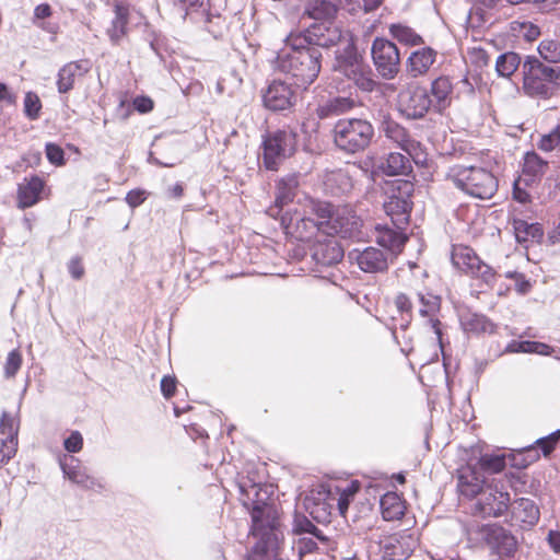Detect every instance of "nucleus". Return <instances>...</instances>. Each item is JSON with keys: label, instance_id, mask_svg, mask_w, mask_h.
I'll list each match as a JSON object with an SVG mask.
<instances>
[{"label": "nucleus", "instance_id": "f257e3e1", "mask_svg": "<svg viewBox=\"0 0 560 560\" xmlns=\"http://www.w3.org/2000/svg\"><path fill=\"white\" fill-rule=\"evenodd\" d=\"M490 454L479 445L472 446L466 465L457 469V489L459 493L471 500L469 511L471 520L466 527L468 547L483 550L490 547Z\"/></svg>", "mask_w": 560, "mask_h": 560}, {"label": "nucleus", "instance_id": "f03ea898", "mask_svg": "<svg viewBox=\"0 0 560 560\" xmlns=\"http://www.w3.org/2000/svg\"><path fill=\"white\" fill-rule=\"evenodd\" d=\"M320 58L318 48L307 47L294 35H290L287 39V48L277 58V68L290 74L295 85L306 88L318 77Z\"/></svg>", "mask_w": 560, "mask_h": 560}, {"label": "nucleus", "instance_id": "7ed1b4c3", "mask_svg": "<svg viewBox=\"0 0 560 560\" xmlns=\"http://www.w3.org/2000/svg\"><path fill=\"white\" fill-rule=\"evenodd\" d=\"M298 135L290 127L268 130L261 141L262 165L268 171H278L280 165L295 153Z\"/></svg>", "mask_w": 560, "mask_h": 560}, {"label": "nucleus", "instance_id": "20e7f679", "mask_svg": "<svg viewBox=\"0 0 560 560\" xmlns=\"http://www.w3.org/2000/svg\"><path fill=\"white\" fill-rule=\"evenodd\" d=\"M295 37L307 47L329 48L336 46L338 62L355 49L352 34L332 24L313 26L305 35H296Z\"/></svg>", "mask_w": 560, "mask_h": 560}, {"label": "nucleus", "instance_id": "39448f33", "mask_svg": "<svg viewBox=\"0 0 560 560\" xmlns=\"http://www.w3.org/2000/svg\"><path fill=\"white\" fill-rule=\"evenodd\" d=\"M374 136L373 126L365 119L343 118L334 126V142L347 153L365 150Z\"/></svg>", "mask_w": 560, "mask_h": 560}, {"label": "nucleus", "instance_id": "423d86ee", "mask_svg": "<svg viewBox=\"0 0 560 560\" xmlns=\"http://www.w3.org/2000/svg\"><path fill=\"white\" fill-rule=\"evenodd\" d=\"M524 91L529 96L550 97L560 81V69L546 66L535 57H529L523 65Z\"/></svg>", "mask_w": 560, "mask_h": 560}, {"label": "nucleus", "instance_id": "0eeeda50", "mask_svg": "<svg viewBox=\"0 0 560 560\" xmlns=\"http://www.w3.org/2000/svg\"><path fill=\"white\" fill-rule=\"evenodd\" d=\"M284 233L299 241H310L318 234L324 235V219L322 212H275Z\"/></svg>", "mask_w": 560, "mask_h": 560}, {"label": "nucleus", "instance_id": "6e6552de", "mask_svg": "<svg viewBox=\"0 0 560 560\" xmlns=\"http://www.w3.org/2000/svg\"><path fill=\"white\" fill-rule=\"evenodd\" d=\"M453 266L474 278L471 287L477 294L486 293L490 287V266L485 264L468 246H453L451 253Z\"/></svg>", "mask_w": 560, "mask_h": 560}, {"label": "nucleus", "instance_id": "1a4fd4ad", "mask_svg": "<svg viewBox=\"0 0 560 560\" xmlns=\"http://www.w3.org/2000/svg\"><path fill=\"white\" fill-rule=\"evenodd\" d=\"M390 215V224L375 225V242L397 256L402 252L409 235L404 225H408L411 212H386Z\"/></svg>", "mask_w": 560, "mask_h": 560}, {"label": "nucleus", "instance_id": "9d476101", "mask_svg": "<svg viewBox=\"0 0 560 560\" xmlns=\"http://www.w3.org/2000/svg\"><path fill=\"white\" fill-rule=\"evenodd\" d=\"M324 219V235H337L343 240L361 241L365 233L363 220L357 212H322Z\"/></svg>", "mask_w": 560, "mask_h": 560}, {"label": "nucleus", "instance_id": "9b49d317", "mask_svg": "<svg viewBox=\"0 0 560 560\" xmlns=\"http://www.w3.org/2000/svg\"><path fill=\"white\" fill-rule=\"evenodd\" d=\"M373 63L378 74L386 80L394 79L400 69V55L397 46L382 37L373 40L371 47Z\"/></svg>", "mask_w": 560, "mask_h": 560}, {"label": "nucleus", "instance_id": "f8f14e48", "mask_svg": "<svg viewBox=\"0 0 560 560\" xmlns=\"http://www.w3.org/2000/svg\"><path fill=\"white\" fill-rule=\"evenodd\" d=\"M397 105L405 117L420 119L429 112L432 101L424 88L409 84L399 92Z\"/></svg>", "mask_w": 560, "mask_h": 560}, {"label": "nucleus", "instance_id": "ddd939ff", "mask_svg": "<svg viewBox=\"0 0 560 560\" xmlns=\"http://www.w3.org/2000/svg\"><path fill=\"white\" fill-rule=\"evenodd\" d=\"M381 130L387 139L396 143L404 150L415 163H422L425 160L421 143L415 140L406 128L394 121L389 117H384L381 124Z\"/></svg>", "mask_w": 560, "mask_h": 560}, {"label": "nucleus", "instance_id": "4468645a", "mask_svg": "<svg viewBox=\"0 0 560 560\" xmlns=\"http://www.w3.org/2000/svg\"><path fill=\"white\" fill-rule=\"evenodd\" d=\"M441 296L432 292L418 291L415 293V303L419 304V315L422 318H427L428 325L432 328L433 332L435 334L438 343L443 354V365L445 366L443 334L441 329L442 323L438 318V315L441 311Z\"/></svg>", "mask_w": 560, "mask_h": 560}, {"label": "nucleus", "instance_id": "2eb2a0df", "mask_svg": "<svg viewBox=\"0 0 560 560\" xmlns=\"http://www.w3.org/2000/svg\"><path fill=\"white\" fill-rule=\"evenodd\" d=\"M323 240H316L311 248L312 259L315 262V271L322 272L323 268L337 266L345 256V249L339 242L327 235Z\"/></svg>", "mask_w": 560, "mask_h": 560}, {"label": "nucleus", "instance_id": "dca6fc26", "mask_svg": "<svg viewBox=\"0 0 560 560\" xmlns=\"http://www.w3.org/2000/svg\"><path fill=\"white\" fill-rule=\"evenodd\" d=\"M348 258L366 273H382L387 271L389 266L388 254L374 246L353 248L348 253Z\"/></svg>", "mask_w": 560, "mask_h": 560}, {"label": "nucleus", "instance_id": "f3484780", "mask_svg": "<svg viewBox=\"0 0 560 560\" xmlns=\"http://www.w3.org/2000/svg\"><path fill=\"white\" fill-rule=\"evenodd\" d=\"M338 67L346 77L351 79L363 91H372L376 85L372 78L370 66L359 57L357 48L341 59L338 62Z\"/></svg>", "mask_w": 560, "mask_h": 560}, {"label": "nucleus", "instance_id": "a211bd4d", "mask_svg": "<svg viewBox=\"0 0 560 560\" xmlns=\"http://www.w3.org/2000/svg\"><path fill=\"white\" fill-rule=\"evenodd\" d=\"M296 101L295 92L290 84L275 80L262 92V103L272 112L290 109Z\"/></svg>", "mask_w": 560, "mask_h": 560}, {"label": "nucleus", "instance_id": "6ab92c4d", "mask_svg": "<svg viewBox=\"0 0 560 560\" xmlns=\"http://www.w3.org/2000/svg\"><path fill=\"white\" fill-rule=\"evenodd\" d=\"M412 191L413 184L408 180H397L388 184L380 195L384 210H411L413 207L411 201Z\"/></svg>", "mask_w": 560, "mask_h": 560}, {"label": "nucleus", "instance_id": "aec40b11", "mask_svg": "<svg viewBox=\"0 0 560 560\" xmlns=\"http://www.w3.org/2000/svg\"><path fill=\"white\" fill-rule=\"evenodd\" d=\"M60 469L65 478L71 482L80 486L83 489H100L104 488L101 480L89 475L86 467L72 455H65L59 459Z\"/></svg>", "mask_w": 560, "mask_h": 560}, {"label": "nucleus", "instance_id": "412c9836", "mask_svg": "<svg viewBox=\"0 0 560 560\" xmlns=\"http://www.w3.org/2000/svg\"><path fill=\"white\" fill-rule=\"evenodd\" d=\"M490 173L483 168H470L464 178L454 179L456 187L474 198L486 200L490 198Z\"/></svg>", "mask_w": 560, "mask_h": 560}, {"label": "nucleus", "instance_id": "4be33fe9", "mask_svg": "<svg viewBox=\"0 0 560 560\" xmlns=\"http://www.w3.org/2000/svg\"><path fill=\"white\" fill-rule=\"evenodd\" d=\"M521 65L517 54L509 51L500 55L495 60V72L498 78L505 80L504 95H514L518 92L517 83L513 77Z\"/></svg>", "mask_w": 560, "mask_h": 560}, {"label": "nucleus", "instance_id": "5701e85b", "mask_svg": "<svg viewBox=\"0 0 560 560\" xmlns=\"http://www.w3.org/2000/svg\"><path fill=\"white\" fill-rule=\"evenodd\" d=\"M252 529L259 532H278V518L276 510L259 499H253L250 511Z\"/></svg>", "mask_w": 560, "mask_h": 560}, {"label": "nucleus", "instance_id": "b1692460", "mask_svg": "<svg viewBox=\"0 0 560 560\" xmlns=\"http://www.w3.org/2000/svg\"><path fill=\"white\" fill-rule=\"evenodd\" d=\"M381 550L385 560H406L413 551V540L411 536L394 534L381 542Z\"/></svg>", "mask_w": 560, "mask_h": 560}, {"label": "nucleus", "instance_id": "393cba45", "mask_svg": "<svg viewBox=\"0 0 560 560\" xmlns=\"http://www.w3.org/2000/svg\"><path fill=\"white\" fill-rule=\"evenodd\" d=\"M490 5L487 0H476L468 15V28L474 40H483L489 32Z\"/></svg>", "mask_w": 560, "mask_h": 560}, {"label": "nucleus", "instance_id": "a878e982", "mask_svg": "<svg viewBox=\"0 0 560 560\" xmlns=\"http://www.w3.org/2000/svg\"><path fill=\"white\" fill-rule=\"evenodd\" d=\"M539 509L527 498L514 501L511 509V522L521 526H534L539 521Z\"/></svg>", "mask_w": 560, "mask_h": 560}, {"label": "nucleus", "instance_id": "bb28decb", "mask_svg": "<svg viewBox=\"0 0 560 560\" xmlns=\"http://www.w3.org/2000/svg\"><path fill=\"white\" fill-rule=\"evenodd\" d=\"M90 70L88 60L72 61L65 65L58 72L57 88L60 93L72 90L75 79L83 77Z\"/></svg>", "mask_w": 560, "mask_h": 560}, {"label": "nucleus", "instance_id": "cd10ccee", "mask_svg": "<svg viewBox=\"0 0 560 560\" xmlns=\"http://www.w3.org/2000/svg\"><path fill=\"white\" fill-rule=\"evenodd\" d=\"M517 550L515 537L503 527L492 525V551L500 558H512Z\"/></svg>", "mask_w": 560, "mask_h": 560}, {"label": "nucleus", "instance_id": "c85d7f7f", "mask_svg": "<svg viewBox=\"0 0 560 560\" xmlns=\"http://www.w3.org/2000/svg\"><path fill=\"white\" fill-rule=\"evenodd\" d=\"M436 57L435 50L430 47H424L413 51L407 60V70L417 78L427 73L433 65Z\"/></svg>", "mask_w": 560, "mask_h": 560}, {"label": "nucleus", "instance_id": "c756f323", "mask_svg": "<svg viewBox=\"0 0 560 560\" xmlns=\"http://www.w3.org/2000/svg\"><path fill=\"white\" fill-rule=\"evenodd\" d=\"M299 178L296 175L281 177L276 185L275 207L282 209L289 206L296 196Z\"/></svg>", "mask_w": 560, "mask_h": 560}, {"label": "nucleus", "instance_id": "7c9ffc66", "mask_svg": "<svg viewBox=\"0 0 560 560\" xmlns=\"http://www.w3.org/2000/svg\"><path fill=\"white\" fill-rule=\"evenodd\" d=\"M514 234L518 243H540L544 229L539 223H529L525 220L513 221Z\"/></svg>", "mask_w": 560, "mask_h": 560}, {"label": "nucleus", "instance_id": "2f4dec72", "mask_svg": "<svg viewBox=\"0 0 560 560\" xmlns=\"http://www.w3.org/2000/svg\"><path fill=\"white\" fill-rule=\"evenodd\" d=\"M341 0H310L305 7V14L314 20L332 19Z\"/></svg>", "mask_w": 560, "mask_h": 560}, {"label": "nucleus", "instance_id": "473e14b6", "mask_svg": "<svg viewBox=\"0 0 560 560\" xmlns=\"http://www.w3.org/2000/svg\"><path fill=\"white\" fill-rule=\"evenodd\" d=\"M378 170L387 176L406 175L411 171V164L404 154L392 152L380 163Z\"/></svg>", "mask_w": 560, "mask_h": 560}, {"label": "nucleus", "instance_id": "72a5a7b5", "mask_svg": "<svg viewBox=\"0 0 560 560\" xmlns=\"http://www.w3.org/2000/svg\"><path fill=\"white\" fill-rule=\"evenodd\" d=\"M44 182L39 177H32L19 186V205L23 208L34 206L40 198Z\"/></svg>", "mask_w": 560, "mask_h": 560}, {"label": "nucleus", "instance_id": "f704fd0d", "mask_svg": "<svg viewBox=\"0 0 560 560\" xmlns=\"http://www.w3.org/2000/svg\"><path fill=\"white\" fill-rule=\"evenodd\" d=\"M431 93L434 98L432 105L438 112H443L451 104L452 84L448 78L440 77L432 82Z\"/></svg>", "mask_w": 560, "mask_h": 560}, {"label": "nucleus", "instance_id": "c9c22d12", "mask_svg": "<svg viewBox=\"0 0 560 560\" xmlns=\"http://www.w3.org/2000/svg\"><path fill=\"white\" fill-rule=\"evenodd\" d=\"M250 532L253 536L257 538V541L250 549V555L262 557L267 556L270 552H273L278 548V532Z\"/></svg>", "mask_w": 560, "mask_h": 560}, {"label": "nucleus", "instance_id": "e433bc0d", "mask_svg": "<svg viewBox=\"0 0 560 560\" xmlns=\"http://www.w3.org/2000/svg\"><path fill=\"white\" fill-rule=\"evenodd\" d=\"M250 532L253 536L257 538V541L250 549V555L262 557L267 556L270 552H273L278 548V532Z\"/></svg>", "mask_w": 560, "mask_h": 560}, {"label": "nucleus", "instance_id": "4c0bfd02", "mask_svg": "<svg viewBox=\"0 0 560 560\" xmlns=\"http://www.w3.org/2000/svg\"><path fill=\"white\" fill-rule=\"evenodd\" d=\"M128 24V9L121 4L115 7V16L110 26L107 28V34L113 44L118 45L127 35Z\"/></svg>", "mask_w": 560, "mask_h": 560}, {"label": "nucleus", "instance_id": "58836bf2", "mask_svg": "<svg viewBox=\"0 0 560 560\" xmlns=\"http://www.w3.org/2000/svg\"><path fill=\"white\" fill-rule=\"evenodd\" d=\"M468 59L470 66L474 69L469 70L471 79L478 85H487V82L482 80L481 71L488 66V52L480 46L472 47L468 50Z\"/></svg>", "mask_w": 560, "mask_h": 560}, {"label": "nucleus", "instance_id": "ea45409f", "mask_svg": "<svg viewBox=\"0 0 560 560\" xmlns=\"http://www.w3.org/2000/svg\"><path fill=\"white\" fill-rule=\"evenodd\" d=\"M540 458L539 451L535 445H529L521 450H515L508 454V460L511 467L525 469Z\"/></svg>", "mask_w": 560, "mask_h": 560}, {"label": "nucleus", "instance_id": "a19ab883", "mask_svg": "<svg viewBox=\"0 0 560 560\" xmlns=\"http://www.w3.org/2000/svg\"><path fill=\"white\" fill-rule=\"evenodd\" d=\"M380 508L382 516L386 521L398 520L404 514V509L400 499L397 494L387 492L380 499Z\"/></svg>", "mask_w": 560, "mask_h": 560}, {"label": "nucleus", "instance_id": "79ce46f5", "mask_svg": "<svg viewBox=\"0 0 560 560\" xmlns=\"http://www.w3.org/2000/svg\"><path fill=\"white\" fill-rule=\"evenodd\" d=\"M489 324L487 316L467 311L460 315V325L466 332L479 335L486 331Z\"/></svg>", "mask_w": 560, "mask_h": 560}, {"label": "nucleus", "instance_id": "37998d69", "mask_svg": "<svg viewBox=\"0 0 560 560\" xmlns=\"http://www.w3.org/2000/svg\"><path fill=\"white\" fill-rule=\"evenodd\" d=\"M354 106L353 100L349 97H336L330 100L325 105L317 109V114L320 118H327L329 116H337L347 113Z\"/></svg>", "mask_w": 560, "mask_h": 560}, {"label": "nucleus", "instance_id": "c03bdc74", "mask_svg": "<svg viewBox=\"0 0 560 560\" xmlns=\"http://www.w3.org/2000/svg\"><path fill=\"white\" fill-rule=\"evenodd\" d=\"M546 162L535 152H527L524 158L523 173L520 178H528L534 182L536 177L542 175L546 168Z\"/></svg>", "mask_w": 560, "mask_h": 560}, {"label": "nucleus", "instance_id": "a18cd8bd", "mask_svg": "<svg viewBox=\"0 0 560 560\" xmlns=\"http://www.w3.org/2000/svg\"><path fill=\"white\" fill-rule=\"evenodd\" d=\"M389 33L400 44L407 46H417L423 43L422 37L417 34L411 27L404 24H392Z\"/></svg>", "mask_w": 560, "mask_h": 560}, {"label": "nucleus", "instance_id": "49530a36", "mask_svg": "<svg viewBox=\"0 0 560 560\" xmlns=\"http://www.w3.org/2000/svg\"><path fill=\"white\" fill-rule=\"evenodd\" d=\"M395 305L397 311L401 314V319L404 320L400 324L402 329H407L412 320V310L415 305V298L409 296L406 293H398L395 298Z\"/></svg>", "mask_w": 560, "mask_h": 560}, {"label": "nucleus", "instance_id": "de8ad7c7", "mask_svg": "<svg viewBox=\"0 0 560 560\" xmlns=\"http://www.w3.org/2000/svg\"><path fill=\"white\" fill-rule=\"evenodd\" d=\"M538 52L541 58L549 62H560V42L544 39L538 46Z\"/></svg>", "mask_w": 560, "mask_h": 560}, {"label": "nucleus", "instance_id": "09e8293b", "mask_svg": "<svg viewBox=\"0 0 560 560\" xmlns=\"http://www.w3.org/2000/svg\"><path fill=\"white\" fill-rule=\"evenodd\" d=\"M0 433L9 441L18 440L19 424L14 417L7 411H3L0 417Z\"/></svg>", "mask_w": 560, "mask_h": 560}, {"label": "nucleus", "instance_id": "8fccbe9b", "mask_svg": "<svg viewBox=\"0 0 560 560\" xmlns=\"http://www.w3.org/2000/svg\"><path fill=\"white\" fill-rule=\"evenodd\" d=\"M560 145V122L548 133L542 135L537 148L544 152H551Z\"/></svg>", "mask_w": 560, "mask_h": 560}, {"label": "nucleus", "instance_id": "3c124183", "mask_svg": "<svg viewBox=\"0 0 560 560\" xmlns=\"http://www.w3.org/2000/svg\"><path fill=\"white\" fill-rule=\"evenodd\" d=\"M560 442V429L550 433L547 436L538 439L533 445L536 446L537 451L540 450L545 457L549 456L557 447Z\"/></svg>", "mask_w": 560, "mask_h": 560}, {"label": "nucleus", "instance_id": "603ef678", "mask_svg": "<svg viewBox=\"0 0 560 560\" xmlns=\"http://www.w3.org/2000/svg\"><path fill=\"white\" fill-rule=\"evenodd\" d=\"M510 494L509 492L495 490L492 493V516H501L509 511Z\"/></svg>", "mask_w": 560, "mask_h": 560}, {"label": "nucleus", "instance_id": "864d4df0", "mask_svg": "<svg viewBox=\"0 0 560 560\" xmlns=\"http://www.w3.org/2000/svg\"><path fill=\"white\" fill-rule=\"evenodd\" d=\"M319 545L313 537L301 536L295 542V548L299 557H303L304 555L318 552L320 550Z\"/></svg>", "mask_w": 560, "mask_h": 560}, {"label": "nucleus", "instance_id": "5fc2aeb1", "mask_svg": "<svg viewBox=\"0 0 560 560\" xmlns=\"http://www.w3.org/2000/svg\"><path fill=\"white\" fill-rule=\"evenodd\" d=\"M512 28L529 42L540 35L539 27L532 22H514Z\"/></svg>", "mask_w": 560, "mask_h": 560}, {"label": "nucleus", "instance_id": "6e6d98bb", "mask_svg": "<svg viewBox=\"0 0 560 560\" xmlns=\"http://www.w3.org/2000/svg\"><path fill=\"white\" fill-rule=\"evenodd\" d=\"M22 365V355L19 350L9 352L4 365V374L7 378L14 377Z\"/></svg>", "mask_w": 560, "mask_h": 560}, {"label": "nucleus", "instance_id": "4d7b16f0", "mask_svg": "<svg viewBox=\"0 0 560 560\" xmlns=\"http://www.w3.org/2000/svg\"><path fill=\"white\" fill-rule=\"evenodd\" d=\"M545 347V345L535 341H511L505 351L511 353L517 352H539V348Z\"/></svg>", "mask_w": 560, "mask_h": 560}, {"label": "nucleus", "instance_id": "13d9d810", "mask_svg": "<svg viewBox=\"0 0 560 560\" xmlns=\"http://www.w3.org/2000/svg\"><path fill=\"white\" fill-rule=\"evenodd\" d=\"M40 108H42V103H40L39 97L36 94L28 92L24 98V110H25L26 116L31 119L37 118L39 115Z\"/></svg>", "mask_w": 560, "mask_h": 560}, {"label": "nucleus", "instance_id": "bf43d9fd", "mask_svg": "<svg viewBox=\"0 0 560 560\" xmlns=\"http://www.w3.org/2000/svg\"><path fill=\"white\" fill-rule=\"evenodd\" d=\"M506 278L513 283L515 291L518 294H526L530 291L532 284L523 273H508Z\"/></svg>", "mask_w": 560, "mask_h": 560}, {"label": "nucleus", "instance_id": "052dcab7", "mask_svg": "<svg viewBox=\"0 0 560 560\" xmlns=\"http://www.w3.org/2000/svg\"><path fill=\"white\" fill-rule=\"evenodd\" d=\"M63 447L69 453H78L83 447V436L79 431H72L63 441Z\"/></svg>", "mask_w": 560, "mask_h": 560}, {"label": "nucleus", "instance_id": "680f3d73", "mask_svg": "<svg viewBox=\"0 0 560 560\" xmlns=\"http://www.w3.org/2000/svg\"><path fill=\"white\" fill-rule=\"evenodd\" d=\"M315 524L304 515H296L293 524V532L296 535L305 536L314 529Z\"/></svg>", "mask_w": 560, "mask_h": 560}, {"label": "nucleus", "instance_id": "e2e57ef3", "mask_svg": "<svg viewBox=\"0 0 560 560\" xmlns=\"http://www.w3.org/2000/svg\"><path fill=\"white\" fill-rule=\"evenodd\" d=\"M16 448L18 440L9 441L8 438H3L0 446L1 463H9L15 455Z\"/></svg>", "mask_w": 560, "mask_h": 560}, {"label": "nucleus", "instance_id": "0e129e2a", "mask_svg": "<svg viewBox=\"0 0 560 560\" xmlns=\"http://www.w3.org/2000/svg\"><path fill=\"white\" fill-rule=\"evenodd\" d=\"M530 179L528 178H518L514 183L513 197L521 203H527L530 200V195L526 191L522 186L528 185Z\"/></svg>", "mask_w": 560, "mask_h": 560}, {"label": "nucleus", "instance_id": "69168bd1", "mask_svg": "<svg viewBox=\"0 0 560 560\" xmlns=\"http://www.w3.org/2000/svg\"><path fill=\"white\" fill-rule=\"evenodd\" d=\"M68 271L70 276L74 280H80L85 272L84 266L82 264V258L80 256L72 257L68 262Z\"/></svg>", "mask_w": 560, "mask_h": 560}, {"label": "nucleus", "instance_id": "338daca9", "mask_svg": "<svg viewBox=\"0 0 560 560\" xmlns=\"http://www.w3.org/2000/svg\"><path fill=\"white\" fill-rule=\"evenodd\" d=\"M176 385H177V380L175 376L164 375L162 377L161 384H160L162 395L166 399L174 396L175 390H176Z\"/></svg>", "mask_w": 560, "mask_h": 560}, {"label": "nucleus", "instance_id": "774afa93", "mask_svg": "<svg viewBox=\"0 0 560 560\" xmlns=\"http://www.w3.org/2000/svg\"><path fill=\"white\" fill-rule=\"evenodd\" d=\"M46 155L52 164L60 165L63 163V150L57 144L48 143L46 145Z\"/></svg>", "mask_w": 560, "mask_h": 560}]
</instances>
